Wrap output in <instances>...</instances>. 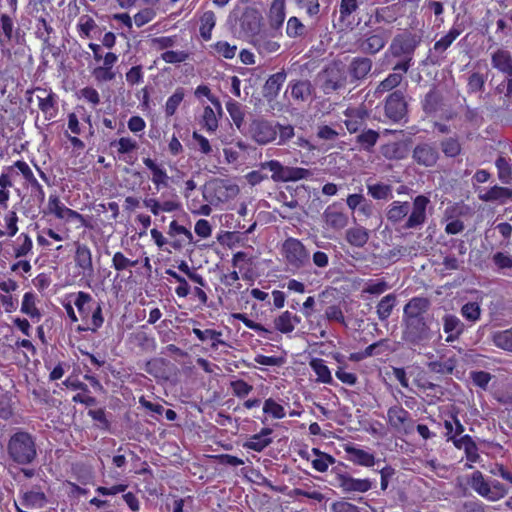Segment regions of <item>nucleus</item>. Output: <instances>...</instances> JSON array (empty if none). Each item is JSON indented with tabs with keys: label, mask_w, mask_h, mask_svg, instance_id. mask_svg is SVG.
Segmentation results:
<instances>
[{
	"label": "nucleus",
	"mask_w": 512,
	"mask_h": 512,
	"mask_svg": "<svg viewBox=\"0 0 512 512\" xmlns=\"http://www.w3.org/2000/svg\"><path fill=\"white\" fill-rule=\"evenodd\" d=\"M431 300L427 297H413L403 307L402 338L411 345H422L432 338L430 324Z\"/></svg>",
	"instance_id": "nucleus-1"
},
{
	"label": "nucleus",
	"mask_w": 512,
	"mask_h": 512,
	"mask_svg": "<svg viewBox=\"0 0 512 512\" xmlns=\"http://www.w3.org/2000/svg\"><path fill=\"white\" fill-rule=\"evenodd\" d=\"M429 203V198L424 195H418L412 205L407 201H393L386 212L387 220L392 224H398L407 217L404 229L421 228L427 220L426 209Z\"/></svg>",
	"instance_id": "nucleus-2"
},
{
	"label": "nucleus",
	"mask_w": 512,
	"mask_h": 512,
	"mask_svg": "<svg viewBox=\"0 0 512 512\" xmlns=\"http://www.w3.org/2000/svg\"><path fill=\"white\" fill-rule=\"evenodd\" d=\"M421 36L410 31L397 34L391 41L389 51L394 58L400 60L393 66L392 70L408 72L413 65L415 50L420 45Z\"/></svg>",
	"instance_id": "nucleus-3"
},
{
	"label": "nucleus",
	"mask_w": 512,
	"mask_h": 512,
	"mask_svg": "<svg viewBox=\"0 0 512 512\" xmlns=\"http://www.w3.org/2000/svg\"><path fill=\"white\" fill-rule=\"evenodd\" d=\"M8 453L12 460L18 464L32 463L37 456L34 437L25 431L16 432L8 442Z\"/></svg>",
	"instance_id": "nucleus-4"
},
{
	"label": "nucleus",
	"mask_w": 512,
	"mask_h": 512,
	"mask_svg": "<svg viewBox=\"0 0 512 512\" xmlns=\"http://www.w3.org/2000/svg\"><path fill=\"white\" fill-rule=\"evenodd\" d=\"M491 66L504 77L503 81L497 85L498 93L506 90V96L512 97V54L505 48H497L491 53Z\"/></svg>",
	"instance_id": "nucleus-5"
},
{
	"label": "nucleus",
	"mask_w": 512,
	"mask_h": 512,
	"mask_svg": "<svg viewBox=\"0 0 512 512\" xmlns=\"http://www.w3.org/2000/svg\"><path fill=\"white\" fill-rule=\"evenodd\" d=\"M320 88L324 94L329 95L340 89H344L349 83L345 67L341 63H332L325 67L319 74Z\"/></svg>",
	"instance_id": "nucleus-6"
},
{
	"label": "nucleus",
	"mask_w": 512,
	"mask_h": 512,
	"mask_svg": "<svg viewBox=\"0 0 512 512\" xmlns=\"http://www.w3.org/2000/svg\"><path fill=\"white\" fill-rule=\"evenodd\" d=\"M283 253L292 271L304 268L310 263V254L298 239H286L283 243Z\"/></svg>",
	"instance_id": "nucleus-7"
},
{
	"label": "nucleus",
	"mask_w": 512,
	"mask_h": 512,
	"mask_svg": "<svg viewBox=\"0 0 512 512\" xmlns=\"http://www.w3.org/2000/svg\"><path fill=\"white\" fill-rule=\"evenodd\" d=\"M248 136L258 145H267L277 138V126L264 118L253 119L247 131Z\"/></svg>",
	"instance_id": "nucleus-8"
},
{
	"label": "nucleus",
	"mask_w": 512,
	"mask_h": 512,
	"mask_svg": "<svg viewBox=\"0 0 512 512\" xmlns=\"http://www.w3.org/2000/svg\"><path fill=\"white\" fill-rule=\"evenodd\" d=\"M387 423L395 432L402 435L411 434L415 427L410 413L401 405H394L388 409Z\"/></svg>",
	"instance_id": "nucleus-9"
},
{
	"label": "nucleus",
	"mask_w": 512,
	"mask_h": 512,
	"mask_svg": "<svg viewBox=\"0 0 512 512\" xmlns=\"http://www.w3.org/2000/svg\"><path fill=\"white\" fill-rule=\"evenodd\" d=\"M388 39L389 35L385 30L377 29L364 34L355 44L363 54L375 55L385 47Z\"/></svg>",
	"instance_id": "nucleus-10"
},
{
	"label": "nucleus",
	"mask_w": 512,
	"mask_h": 512,
	"mask_svg": "<svg viewBox=\"0 0 512 512\" xmlns=\"http://www.w3.org/2000/svg\"><path fill=\"white\" fill-rule=\"evenodd\" d=\"M373 67V61L367 56H357L351 59L347 69L349 84L355 87L363 83L370 75Z\"/></svg>",
	"instance_id": "nucleus-11"
},
{
	"label": "nucleus",
	"mask_w": 512,
	"mask_h": 512,
	"mask_svg": "<svg viewBox=\"0 0 512 512\" xmlns=\"http://www.w3.org/2000/svg\"><path fill=\"white\" fill-rule=\"evenodd\" d=\"M335 480L336 486L340 488L344 494L365 493L374 487V483L370 479L354 478L347 472H337Z\"/></svg>",
	"instance_id": "nucleus-12"
},
{
	"label": "nucleus",
	"mask_w": 512,
	"mask_h": 512,
	"mask_svg": "<svg viewBox=\"0 0 512 512\" xmlns=\"http://www.w3.org/2000/svg\"><path fill=\"white\" fill-rule=\"evenodd\" d=\"M296 103L310 102L316 97V89L309 79H294L288 84L287 92Z\"/></svg>",
	"instance_id": "nucleus-13"
},
{
	"label": "nucleus",
	"mask_w": 512,
	"mask_h": 512,
	"mask_svg": "<svg viewBox=\"0 0 512 512\" xmlns=\"http://www.w3.org/2000/svg\"><path fill=\"white\" fill-rule=\"evenodd\" d=\"M324 228L332 231L344 229L349 222V218L344 213L338 203H333L326 207L323 212Z\"/></svg>",
	"instance_id": "nucleus-14"
},
{
	"label": "nucleus",
	"mask_w": 512,
	"mask_h": 512,
	"mask_svg": "<svg viewBox=\"0 0 512 512\" xmlns=\"http://www.w3.org/2000/svg\"><path fill=\"white\" fill-rule=\"evenodd\" d=\"M16 169L23 175L24 179L28 182L31 187V198L40 207L45 201V192L42 185L38 182L34 176L29 165L21 160L15 162Z\"/></svg>",
	"instance_id": "nucleus-15"
},
{
	"label": "nucleus",
	"mask_w": 512,
	"mask_h": 512,
	"mask_svg": "<svg viewBox=\"0 0 512 512\" xmlns=\"http://www.w3.org/2000/svg\"><path fill=\"white\" fill-rule=\"evenodd\" d=\"M406 113L407 103L404 98V93L401 90L392 92L386 99V116L393 121H399L404 118Z\"/></svg>",
	"instance_id": "nucleus-16"
},
{
	"label": "nucleus",
	"mask_w": 512,
	"mask_h": 512,
	"mask_svg": "<svg viewBox=\"0 0 512 512\" xmlns=\"http://www.w3.org/2000/svg\"><path fill=\"white\" fill-rule=\"evenodd\" d=\"M412 158L420 166L433 167L439 159V152L432 144L419 143L412 151Z\"/></svg>",
	"instance_id": "nucleus-17"
},
{
	"label": "nucleus",
	"mask_w": 512,
	"mask_h": 512,
	"mask_svg": "<svg viewBox=\"0 0 512 512\" xmlns=\"http://www.w3.org/2000/svg\"><path fill=\"white\" fill-rule=\"evenodd\" d=\"M344 115L346 119L344 124L349 133H357L364 129L366 125V119L368 118V112L364 108H348Z\"/></svg>",
	"instance_id": "nucleus-18"
},
{
	"label": "nucleus",
	"mask_w": 512,
	"mask_h": 512,
	"mask_svg": "<svg viewBox=\"0 0 512 512\" xmlns=\"http://www.w3.org/2000/svg\"><path fill=\"white\" fill-rule=\"evenodd\" d=\"M74 261L83 276L91 277L94 274L92 252L87 245L76 243Z\"/></svg>",
	"instance_id": "nucleus-19"
},
{
	"label": "nucleus",
	"mask_w": 512,
	"mask_h": 512,
	"mask_svg": "<svg viewBox=\"0 0 512 512\" xmlns=\"http://www.w3.org/2000/svg\"><path fill=\"white\" fill-rule=\"evenodd\" d=\"M463 27L461 24L455 23L450 30L434 43L433 49L430 50L429 57L432 59L433 53L442 55L451 44L462 34Z\"/></svg>",
	"instance_id": "nucleus-20"
},
{
	"label": "nucleus",
	"mask_w": 512,
	"mask_h": 512,
	"mask_svg": "<svg viewBox=\"0 0 512 512\" xmlns=\"http://www.w3.org/2000/svg\"><path fill=\"white\" fill-rule=\"evenodd\" d=\"M397 20V8L395 5L377 7L373 14L365 22L366 26H373L376 24H391Z\"/></svg>",
	"instance_id": "nucleus-21"
},
{
	"label": "nucleus",
	"mask_w": 512,
	"mask_h": 512,
	"mask_svg": "<svg viewBox=\"0 0 512 512\" xmlns=\"http://www.w3.org/2000/svg\"><path fill=\"white\" fill-rule=\"evenodd\" d=\"M464 328V323L457 316L446 314L443 317V330L447 334L446 342L458 340Z\"/></svg>",
	"instance_id": "nucleus-22"
},
{
	"label": "nucleus",
	"mask_w": 512,
	"mask_h": 512,
	"mask_svg": "<svg viewBox=\"0 0 512 512\" xmlns=\"http://www.w3.org/2000/svg\"><path fill=\"white\" fill-rule=\"evenodd\" d=\"M272 432L273 430L271 428H262L259 433L252 435L249 440L243 444V447L255 452L263 451L273 442L272 438L269 437Z\"/></svg>",
	"instance_id": "nucleus-23"
},
{
	"label": "nucleus",
	"mask_w": 512,
	"mask_h": 512,
	"mask_svg": "<svg viewBox=\"0 0 512 512\" xmlns=\"http://www.w3.org/2000/svg\"><path fill=\"white\" fill-rule=\"evenodd\" d=\"M15 163L12 166L5 167L0 175V206L7 208L10 198L9 187L13 186L12 178L15 174Z\"/></svg>",
	"instance_id": "nucleus-24"
},
{
	"label": "nucleus",
	"mask_w": 512,
	"mask_h": 512,
	"mask_svg": "<svg viewBox=\"0 0 512 512\" xmlns=\"http://www.w3.org/2000/svg\"><path fill=\"white\" fill-rule=\"evenodd\" d=\"M143 163L151 171L152 183L158 190L161 187H168L169 176L161 165H158L153 159L149 157L143 158Z\"/></svg>",
	"instance_id": "nucleus-25"
},
{
	"label": "nucleus",
	"mask_w": 512,
	"mask_h": 512,
	"mask_svg": "<svg viewBox=\"0 0 512 512\" xmlns=\"http://www.w3.org/2000/svg\"><path fill=\"white\" fill-rule=\"evenodd\" d=\"M286 76L287 75L284 69L275 74L270 75L263 87L264 96L268 99H275L278 96L281 87L286 80Z\"/></svg>",
	"instance_id": "nucleus-26"
},
{
	"label": "nucleus",
	"mask_w": 512,
	"mask_h": 512,
	"mask_svg": "<svg viewBox=\"0 0 512 512\" xmlns=\"http://www.w3.org/2000/svg\"><path fill=\"white\" fill-rule=\"evenodd\" d=\"M345 451L350 456V460L356 465L372 467L376 463L375 456L363 449L346 446Z\"/></svg>",
	"instance_id": "nucleus-27"
},
{
	"label": "nucleus",
	"mask_w": 512,
	"mask_h": 512,
	"mask_svg": "<svg viewBox=\"0 0 512 512\" xmlns=\"http://www.w3.org/2000/svg\"><path fill=\"white\" fill-rule=\"evenodd\" d=\"M369 231L362 227L356 226L346 230L345 239L353 247L362 248L369 240Z\"/></svg>",
	"instance_id": "nucleus-28"
},
{
	"label": "nucleus",
	"mask_w": 512,
	"mask_h": 512,
	"mask_svg": "<svg viewBox=\"0 0 512 512\" xmlns=\"http://www.w3.org/2000/svg\"><path fill=\"white\" fill-rule=\"evenodd\" d=\"M143 204L155 216L158 215L161 211L173 212V211L180 209V207H181V204L175 200H167V201L160 203L155 198H145L143 200Z\"/></svg>",
	"instance_id": "nucleus-29"
},
{
	"label": "nucleus",
	"mask_w": 512,
	"mask_h": 512,
	"mask_svg": "<svg viewBox=\"0 0 512 512\" xmlns=\"http://www.w3.org/2000/svg\"><path fill=\"white\" fill-rule=\"evenodd\" d=\"M0 27L6 41L14 40L17 44H21L24 41V35L20 34V29L17 28L14 31V21L9 15L1 14Z\"/></svg>",
	"instance_id": "nucleus-30"
},
{
	"label": "nucleus",
	"mask_w": 512,
	"mask_h": 512,
	"mask_svg": "<svg viewBox=\"0 0 512 512\" xmlns=\"http://www.w3.org/2000/svg\"><path fill=\"white\" fill-rule=\"evenodd\" d=\"M397 305V297L394 293L382 297L376 305V314L381 322L386 321Z\"/></svg>",
	"instance_id": "nucleus-31"
},
{
	"label": "nucleus",
	"mask_w": 512,
	"mask_h": 512,
	"mask_svg": "<svg viewBox=\"0 0 512 512\" xmlns=\"http://www.w3.org/2000/svg\"><path fill=\"white\" fill-rule=\"evenodd\" d=\"M379 138L380 134L377 131L373 129H363L356 136V143L359 145L361 150L372 152Z\"/></svg>",
	"instance_id": "nucleus-32"
},
{
	"label": "nucleus",
	"mask_w": 512,
	"mask_h": 512,
	"mask_svg": "<svg viewBox=\"0 0 512 512\" xmlns=\"http://www.w3.org/2000/svg\"><path fill=\"white\" fill-rule=\"evenodd\" d=\"M300 322L297 315H293L289 311L283 312L274 320L275 328L281 333L288 334L295 329V325Z\"/></svg>",
	"instance_id": "nucleus-33"
},
{
	"label": "nucleus",
	"mask_w": 512,
	"mask_h": 512,
	"mask_svg": "<svg viewBox=\"0 0 512 512\" xmlns=\"http://www.w3.org/2000/svg\"><path fill=\"white\" fill-rule=\"evenodd\" d=\"M193 334L202 342L211 340V348L216 350L219 345L229 347V345L221 339L222 332L214 329L201 330L199 328H193Z\"/></svg>",
	"instance_id": "nucleus-34"
},
{
	"label": "nucleus",
	"mask_w": 512,
	"mask_h": 512,
	"mask_svg": "<svg viewBox=\"0 0 512 512\" xmlns=\"http://www.w3.org/2000/svg\"><path fill=\"white\" fill-rule=\"evenodd\" d=\"M457 360L455 357L441 358L440 360L430 361L427 363V367L430 372L448 375L452 374L456 368Z\"/></svg>",
	"instance_id": "nucleus-35"
},
{
	"label": "nucleus",
	"mask_w": 512,
	"mask_h": 512,
	"mask_svg": "<svg viewBox=\"0 0 512 512\" xmlns=\"http://www.w3.org/2000/svg\"><path fill=\"white\" fill-rule=\"evenodd\" d=\"M36 91L40 92L41 95H38V106L39 109L46 115H49L48 119H51L54 117V113H52V110H55L56 106V96L53 92H47L45 89L37 87L35 89Z\"/></svg>",
	"instance_id": "nucleus-36"
},
{
	"label": "nucleus",
	"mask_w": 512,
	"mask_h": 512,
	"mask_svg": "<svg viewBox=\"0 0 512 512\" xmlns=\"http://www.w3.org/2000/svg\"><path fill=\"white\" fill-rule=\"evenodd\" d=\"M406 73L401 70H393L392 73L378 84L376 93L382 94L392 91L401 84Z\"/></svg>",
	"instance_id": "nucleus-37"
},
{
	"label": "nucleus",
	"mask_w": 512,
	"mask_h": 512,
	"mask_svg": "<svg viewBox=\"0 0 512 512\" xmlns=\"http://www.w3.org/2000/svg\"><path fill=\"white\" fill-rule=\"evenodd\" d=\"M72 209L66 207L56 194L49 196L47 212L53 214L57 219L66 220Z\"/></svg>",
	"instance_id": "nucleus-38"
},
{
	"label": "nucleus",
	"mask_w": 512,
	"mask_h": 512,
	"mask_svg": "<svg viewBox=\"0 0 512 512\" xmlns=\"http://www.w3.org/2000/svg\"><path fill=\"white\" fill-rule=\"evenodd\" d=\"M359 7L358 0H341L339 5V22L342 26L352 24V14L357 11Z\"/></svg>",
	"instance_id": "nucleus-39"
},
{
	"label": "nucleus",
	"mask_w": 512,
	"mask_h": 512,
	"mask_svg": "<svg viewBox=\"0 0 512 512\" xmlns=\"http://www.w3.org/2000/svg\"><path fill=\"white\" fill-rule=\"evenodd\" d=\"M216 25V15L213 11H205L200 17V36L205 41H209L212 37V30Z\"/></svg>",
	"instance_id": "nucleus-40"
},
{
	"label": "nucleus",
	"mask_w": 512,
	"mask_h": 512,
	"mask_svg": "<svg viewBox=\"0 0 512 512\" xmlns=\"http://www.w3.org/2000/svg\"><path fill=\"white\" fill-rule=\"evenodd\" d=\"M440 148L443 154L449 158H455L462 153V145L457 135L441 140Z\"/></svg>",
	"instance_id": "nucleus-41"
},
{
	"label": "nucleus",
	"mask_w": 512,
	"mask_h": 512,
	"mask_svg": "<svg viewBox=\"0 0 512 512\" xmlns=\"http://www.w3.org/2000/svg\"><path fill=\"white\" fill-rule=\"evenodd\" d=\"M269 19L273 28H279L285 20V0H273Z\"/></svg>",
	"instance_id": "nucleus-42"
},
{
	"label": "nucleus",
	"mask_w": 512,
	"mask_h": 512,
	"mask_svg": "<svg viewBox=\"0 0 512 512\" xmlns=\"http://www.w3.org/2000/svg\"><path fill=\"white\" fill-rule=\"evenodd\" d=\"M498 171V178L503 184H509L512 181V164L511 159L499 156L495 161Z\"/></svg>",
	"instance_id": "nucleus-43"
},
{
	"label": "nucleus",
	"mask_w": 512,
	"mask_h": 512,
	"mask_svg": "<svg viewBox=\"0 0 512 512\" xmlns=\"http://www.w3.org/2000/svg\"><path fill=\"white\" fill-rule=\"evenodd\" d=\"M254 45L257 51L263 56L274 54L280 49V44L277 41L266 36L256 38Z\"/></svg>",
	"instance_id": "nucleus-44"
},
{
	"label": "nucleus",
	"mask_w": 512,
	"mask_h": 512,
	"mask_svg": "<svg viewBox=\"0 0 512 512\" xmlns=\"http://www.w3.org/2000/svg\"><path fill=\"white\" fill-rule=\"evenodd\" d=\"M512 198V190L506 187L494 186L486 191L481 197L484 201H498L500 203L506 202Z\"/></svg>",
	"instance_id": "nucleus-45"
},
{
	"label": "nucleus",
	"mask_w": 512,
	"mask_h": 512,
	"mask_svg": "<svg viewBox=\"0 0 512 512\" xmlns=\"http://www.w3.org/2000/svg\"><path fill=\"white\" fill-rule=\"evenodd\" d=\"M33 248V242L30 236L26 233H21L15 242L14 245V257L15 258H22L27 256Z\"/></svg>",
	"instance_id": "nucleus-46"
},
{
	"label": "nucleus",
	"mask_w": 512,
	"mask_h": 512,
	"mask_svg": "<svg viewBox=\"0 0 512 512\" xmlns=\"http://www.w3.org/2000/svg\"><path fill=\"white\" fill-rule=\"evenodd\" d=\"M310 367L317 375V380L322 383L330 384L333 379L329 368L326 366L325 361L320 358H315L310 361Z\"/></svg>",
	"instance_id": "nucleus-47"
},
{
	"label": "nucleus",
	"mask_w": 512,
	"mask_h": 512,
	"mask_svg": "<svg viewBox=\"0 0 512 512\" xmlns=\"http://www.w3.org/2000/svg\"><path fill=\"white\" fill-rule=\"evenodd\" d=\"M226 109H227V112L229 113L233 123L235 124L237 129L240 130L244 123V117H245V113H244L242 104H240L239 102H237L235 100L230 99L226 103Z\"/></svg>",
	"instance_id": "nucleus-48"
},
{
	"label": "nucleus",
	"mask_w": 512,
	"mask_h": 512,
	"mask_svg": "<svg viewBox=\"0 0 512 512\" xmlns=\"http://www.w3.org/2000/svg\"><path fill=\"white\" fill-rule=\"evenodd\" d=\"M313 176V172L302 167L286 166L282 182H295L302 179H309Z\"/></svg>",
	"instance_id": "nucleus-49"
},
{
	"label": "nucleus",
	"mask_w": 512,
	"mask_h": 512,
	"mask_svg": "<svg viewBox=\"0 0 512 512\" xmlns=\"http://www.w3.org/2000/svg\"><path fill=\"white\" fill-rule=\"evenodd\" d=\"M470 486L474 491H476L480 496L487 498L490 493V483H488L483 474L480 471H475L470 480Z\"/></svg>",
	"instance_id": "nucleus-50"
},
{
	"label": "nucleus",
	"mask_w": 512,
	"mask_h": 512,
	"mask_svg": "<svg viewBox=\"0 0 512 512\" xmlns=\"http://www.w3.org/2000/svg\"><path fill=\"white\" fill-rule=\"evenodd\" d=\"M21 312L31 318L39 319L41 317V313L35 304V295L32 292H26L24 294L21 304Z\"/></svg>",
	"instance_id": "nucleus-51"
},
{
	"label": "nucleus",
	"mask_w": 512,
	"mask_h": 512,
	"mask_svg": "<svg viewBox=\"0 0 512 512\" xmlns=\"http://www.w3.org/2000/svg\"><path fill=\"white\" fill-rule=\"evenodd\" d=\"M390 289V285L384 279H370L365 283L362 293L379 296Z\"/></svg>",
	"instance_id": "nucleus-52"
},
{
	"label": "nucleus",
	"mask_w": 512,
	"mask_h": 512,
	"mask_svg": "<svg viewBox=\"0 0 512 512\" xmlns=\"http://www.w3.org/2000/svg\"><path fill=\"white\" fill-rule=\"evenodd\" d=\"M103 322H104V317L102 315V307L98 303L96 305V307L92 310V316L87 321L88 325L86 327H78V330L79 331H91V332L95 333L103 325Z\"/></svg>",
	"instance_id": "nucleus-53"
},
{
	"label": "nucleus",
	"mask_w": 512,
	"mask_h": 512,
	"mask_svg": "<svg viewBox=\"0 0 512 512\" xmlns=\"http://www.w3.org/2000/svg\"><path fill=\"white\" fill-rule=\"evenodd\" d=\"M91 301V295L83 291L77 293L76 299L74 301V304L77 307L82 319L86 322L89 319V313L91 311L90 307L88 306Z\"/></svg>",
	"instance_id": "nucleus-54"
},
{
	"label": "nucleus",
	"mask_w": 512,
	"mask_h": 512,
	"mask_svg": "<svg viewBox=\"0 0 512 512\" xmlns=\"http://www.w3.org/2000/svg\"><path fill=\"white\" fill-rule=\"evenodd\" d=\"M486 77L480 72H472L467 78V92L469 94L483 92L485 88Z\"/></svg>",
	"instance_id": "nucleus-55"
},
{
	"label": "nucleus",
	"mask_w": 512,
	"mask_h": 512,
	"mask_svg": "<svg viewBox=\"0 0 512 512\" xmlns=\"http://www.w3.org/2000/svg\"><path fill=\"white\" fill-rule=\"evenodd\" d=\"M441 102L440 94L435 90H430L426 95L422 102L423 110L426 113H434L438 110Z\"/></svg>",
	"instance_id": "nucleus-56"
},
{
	"label": "nucleus",
	"mask_w": 512,
	"mask_h": 512,
	"mask_svg": "<svg viewBox=\"0 0 512 512\" xmlns=\"http://www.w3.org/2000/svg\"><path fill=\"white\" fill-rule=\"evenodd\" d=\"M215 184V190L219 193V199L233 198L239 193V187L236 184H230L224 180H216Z\"/></svg>",
	"instance_id": "nucleus-57"
},
{
	"label": "nucleus",
	"mask_w": 512,
	"mask_h": 512,
	"mask_svg": "<svg viewBox=\"0 0 512 512\" xmlns=\"http://www.w3.org/2000/svg\"><path fill=\"white\" fill-rule=\"evenodd\" d=\"M262 169H268L272 172L271 179L274 182H282L284 177L285 167L278 160H270L260 164Z\"/></svg>",
	"instance_id": "nucleus-58"
},
{
	"label": "nucleus",
	"mask_w": 512,
	"mask_h": 512,
	"mask_svg": "<svg viewBox=\"0 0 512 512\" xmlns=\"http://www.w3.org/2000/svg\"><path fill=\"white\" fill-rule=\"evenodd\" d=\"M481 312L480 304L477 302H468L461 307V315L472 323L480 319Z\"/></svg>",
	"instance_id": "nucleus-59"
},
{
	"label": "nucleus",
	"mask_w": 512,
	"mask_h": 512,
	"mask_svg": "<svg viewBox=\"0 0 512 512\" xmlns=\"http://www.w3.org/2000/svg\"><path fill=\"white\" fill-rule=\"evenodd\" d=\"M494 344L503 350L512 352V331L504 330L493 335Z\"/></svg>",
	"instance_id": "nucleus-60"
},
{
	"label": "nucleus",
	"mask_w": 512,
	"mask_h": 512,
	"mask_svg": "<svg viewBox=\"0 0 512 512\" xmlns=\"http://www.w3.org/2000/svg\"><path fill=\"white\" fill-rule=\"evenodd\" d=\"M184 98V89L177 88L173 95L166 101L165 113L167 116H173Z\"/></svg>",
	"instance_id": "nucleus-61"
},
{
	"label": "nucleus",
	"mask_w": 512,
	"mask_h": 512,
	"mask_svg": "<svg viewBox=\"0 0 512 512\" xmlns=\"http://www.w3.org/2000/svg\"><path fill=\"white\" fill-rule=\"evenodd\" d=\"M137 264L138 260H130L122 252H116L112 258V267L118 272L135 267Z\"/></svg>",
	"instance_id": "nucleus-62"
},
{
	"label": "nucleus",
	"mask_w": 512,
	"mask_h": 512,
	"mask_svg": "<svg viewBox=\"0 0 512 512\" xmlns=\"http://www.w3.org/2000/svg\"><path fill=\"white\" fill-rule=\"evenodd\" d=\"M368 193L374 198V199H387L391 196L392 189L391 186L383 184V183H376V184H369L367 185Z\"/></svg>",
	"instance_id": "nucleus-63"
},
{
	"label": "nucleus",
	"mask_w": 512,
	"mask_h": 512,
	"mask_svg": "<svg viewBox=\"0 0 512 512\" xmlns=\"http://www.w3.org/2000/svg\"><path fill=\"white\" fill-rule=\"evenodd\" d=\"M23 504L26 506L43 507L46 502V496L41 491H27L23 494Z\"/></svg>",
	"instance_id": "nucleus-64"
}]
</instances>
